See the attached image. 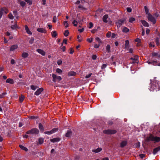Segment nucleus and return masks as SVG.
Returning <instances> with one entry per match:
<instances>
[{"label":"nucleus","instance_id":"obj_1","mask_svg":"<svg viewBox=\"0 0 160 160\" xmlns=\"http://www.w3.org/2000/svg\"><path fill=\"white\" fill-rule=\"evenodd\" d=\"M149 89L151 91H159L160 90V82L156 80H153L151 83Z\"/></svg>","mask_w":160,"mask_h":160},{"label":"nucleus","instance_id":"obj_2","mask_svg":"<svg viewBox=\"0 0 160 160\" xmlns=\"http://www.w3.org/2000/svg\"><path fill=\"white\" fill-rule=\"evenodd\" d=\"M147 142L152 141L154 143L158 142H160V137L157 136H154L152 134H149L146 139Z\"/></svg>","mask_w":160,"mask_h":160},{"label":"nucleus","instance_id":"obj_3","mask_svg":"<svg viewBox=\"0 0 160 160\" xmlns=\"http://www.w3.org/2000/svg\"><path fill=\"white\" fill-rule=\"evenodd\" d=\"M51 75L52 78V81L54 82L59 83L62 80V78L61 76H57L55 74H52Z\"/></svg>","mask_w":160,"mask_h":160},{"label":"nucleus","instance_id":"obj_4","mask_svg":"<svg viewBox=\"0 0 160 160\" xmlns=\"http://www.w3.org/2000/svg\"><path fill=\"white\" fill-rule=\"evenodd\" d=\"M39 132L38 130L36 128H33L31 130L28 131L26 133L27 134H38Z\"/></svg>","mask_w":160,"mask_h":160},{"label":"nucleus","instance_id":"obj_5","mask_svg":"<svg viewBox=\"0 0 160 160\" xmlns=\"http://www.w3.org/2000/svg\"><path fill=\"white\" fill-rule=\"evenodd\" d=\"M103 133L107 134H113L116 133L117 131L115 130L108 129L104 130L103 131Z\"/></svg>","mask_w":160,"mask_h":160},{"label":"nucleus","instance_id":"obj_6","mask_svg":"<svg viewBox=\"0 0 160 160\" xmlns=\"http://www.w3.org/2000/svg\"><path fill=\"white\" fill-rule=\"evenodd\" d=\"M148 20L152 22L153 24H155L156 23V19L151 14H148Z\"/></svg>","mask_w":160,"mask_h":160},{"label":"nucleus","instance_id":"obj_7","mask_svg":"<svg viewBox=\"0 0 160 160\" xmlns=\"http://www.w3.org/2000/svg\"><path fill=\"white\" fill-rule=\"evenodd\" d=\"M130 59L132 60V61L130 62L131 63H137L138 62V56L135 55L133 58H130Z\"/></svg>","mask_w":160,"mask_h":160},{"label":"nucleus","instance_id":"obj_8","mask_svg":"<svg viewBox=\"0 0 160 160\" xmlns=\"http://www.w3.org/2000/svg\"><path fill=\"white\" fill-rule=\"evenodd\" d=\"M125 19H119L116 23V25L118 28H119L123 23Z\"/></svg>","mask_w":160,"mask_h":160},{"label":"nucleus","instance_id":"obj_9","mask_svg":"<svg viewBox=\"0 0 160 160\" xmlns=\"http://www.w3.org/2000/svg\"><path fill=\"white\" fill-rule=\"evenodd\" d=\"M43 89L42 88H40L38 89L34 93V94L36 95H38L41 93L43 91Z\"/></svg>","mask_w":160,"mask_h":160},{"label":"nucleus","instance_id":"obj_10","mask_svg":"<svg viewBox=\"0 0 160 160\" xmlns=\"http://www.w3.org/2000/svg\"><path fill=\"white\" fill-rule=\"evenodd\" d=\"M152 56L153 57L156 56L158 58H160V50L158 52H153L152 53Z\"/></svg>","mask_w":160,"mask_h":160},{"label":"nucleus","instance_id":"obj_11","mask_svg":"<svg viewBox=\"0 0 160 160\" xmlns=\"http://www.w3.org/2000/svg\"><path fill=\"white\" fill-rule=\"evenodd\" d=\"M159 151H160V145L153 149V154L154 155H155Z\"/></svg>","mask_w":160,"mask_h":160},{"label":"nucleus","instance_id":"obj_12","mask_svg":"<svg viewBox=\"0 0 160 160\" xmlns=\"http://www.w3.org/2000/svg\"><path fill=\"white\" fill-rule=\"evenodd\" d=\"M37 31L40 32L41 33H47V31L46 30V29L43 28H38L37 29Z\"/></svg>","mask_w":160,"mask_h":160},{"label":"nucleus","instance_id":"obj_13","mask_svg":"<svg viewBox=\"0 0 160 160\" xmlns=\"http://www.w3.org/2000/svg\"><path fill=\"white\" fill-rule=\"evenodd\" d=\"M61 140V139L59 138H54L52 139H50V141L51 142H59L60 140Z\"/></svg>","mask_w":160,"mask_h":160},{"label":"nucleus","instance_id":"obj_14","mask_svg":"<svg viewBox=\"0 0 160 160\" xmlns=\"http://www.w3.org/2000/svg\"><path fill=\"white\" fill-rule=\"evenodd\" d=\"M25 28L26 32L28 34L30 35H32V32L30 30L29 28H28V26L26 25H25L24 26Z\"/></svg>","mask_w":160,"mask_h":160},{"label":"nucleus","instance_id":"obj_15","mask_svg":"<svg viewBox=\"0 0 160 160\" xmlns=\"http://www.w3.org/2000/svg\"><path fill=\"white\" fill-rule=\"evenodd\" d=\"M37 51L43 56L45 55L46 52L43 50L38 49L37 50Z\"/></svg>","mask_w":160,"mask_h":160},{"label":"nucleus","instance_id":"obj_16","mask_svg":"<svg viewBox=\"0 0 160 160\" xmlns=\"http://www.w3.org/2000/svg\"><path fill=\"white\" fill-rule=\"evenodd\" d=\"M141 22L144 26L146 27H148L149 26L148 23L145 20H141Z\"/></svg>","mask_w":160,"mask_h":160},{"label":"nucleus","instance_id":"obj_17","mask_svg":"<svg viewBox=\"0 0 160 160\" xmlns=\"http://www.w3.org/2000/svg\"><path fill=\"white\" fill-rule=\"evenodd\" d=\"M1 11L2 12V13H4L5 14H7L8 12V9L5 7L2 8L1 9Z\"/></svg>","mask_w":160,"mask_h":160},{"label":"nucleus","instance_id":"obj_18","mask_svg":"<svg viewBox=\"0 0 160 160\" xmlns=\"http://www.w3.org/2000/svg\"><path fill=\"white\" fill-rule=\"evenodd\" d=\"M127 144V141H122L120 144V147L121 148H123L125 147Z\"/></svg>","mask_w":160,"mask_h":160},{"label":"nucleus","instance_id":"obj_19","mask_svg":"<svg viewBox=\"0 0 160 160\" xmlns=\"http://www.w3.org/2000/svg\"><path fill=\"white\" fill-rule=\"evenodd\" d=\"M148 62L149 64H151L155 66H156L158 64V61H157L152 60Z\"/></svg>","mask_w":160,"mask_h":160},{"label":"nucleus","instance_id":"obj_20","mask_svg":"<svg viewBox=\"0 0 160 160\" xmlns=\"http://www.w3.org/2000/svg\"><path fill=\"white\" fill-rule=\"evenodd\" d=\"M18 48L17 45H13L10 48V51H13L15 49Z\"/></svg>","mask_w":160,"mask_h":160},{"label":"nucleus","instance_id":"obj_21","mask_svg":"<svg viewBox=\"0 0 160 160\" xmlns=\"http://www.w3.org/2000/svg\"><path fill=\"white\" fill-rule=\"evenodd\" d=\"M108 18V15L107 14H105L103 17L102 20L103 21L105 22H107L108 21L107 20V19Z\"/></svg>","mask_w":160,"mask_h":160},{"label":"nucleus","instance_id":"obj_22","mask_svg":"<svg viewBox=\"0 0 160 160\" xmlns=\"http://www.w3.org/2000/svg\"><path fill=\"white\" fill-rule=\"evenodd\" d=\"M76 74V73L74 71H70L68 73V76H75Z\"/></svg>","mask_w":160,"mask_h":160},{"label":"nucleus","instance_id":"obj_23","mask_svg":"<svg viewBox=\"0 0 160 160\" xmlns=\"http://www.w3.org/2000/svg\"><path fill=\"white\" fill-rule=\"evenodd\" d=\"M102 150V149L101 148H98L96 149H93L92 150V152H95V153H98L101 151Z\"/></svg>","mask_w":160,"mask_h":160},{"label":"nucleus","instance_id":"obj_24","mask_svg":"<svg viewBox=\"0 0 160 160\" xmlns=\"http://www.w3.org/2000/svg\"><path fill=\"white\" fill-rule=\"evenodd\" d=\"M6 82L12 84L14 83L13 80L12 79L8 78L7 79Z\"/></svg>","mask_w":160,"mask_h":160},{"label":"nucleus","instance_id":"obj_25","mask_svg":"<svg viewBox=\"0 0 160 160\" xmlns=\"http://www.w3.org/2000/svg\"><path fill=\"white\" fill-rule=\"evenodd\" d=\"M72 135V132L71 130H68L66 133L65 136L67 137H69Z\"/></svg>","mask_w":160,"mask_h":160},{"label":"nucleus","instance_id":"obj_26","mask_svg":"<svg viewBox=\"0 0 160 160\" xmlns=\"http://www.w3.org/2000/svg\"><path fill=\"white\" fill-rule=\"evenodd\" d=\"M17 21H16L15 22L14 25H12L11 26V28L12 29H14L15 28H17L18 27L17 25Z\"/></svg>","mask_w":160,"mask_h":160},{"label":"nucleus","instance_id":"obj_27","mask_svg":"<svg viewBox=\"0 0 160 160\" xmlns=\"http://www.w3.org/2000/svg\"><path fill=\"white\" fill-rule=\"evenodd\" d=\"M129 29L126 27H124L122 30V32L125 33H127L129 32Z\"/></svg>","mask_w":160,"mask_h":160},{"label":"nucleus","instance_id":"obj_28","mask_svg":"<svg viewBox=\"0 0 160 160\" xmlns=\"http://www.w3.org/2000/svg\"><path fill=\"white\" fill-rule=\"evenodd\" d=\"M19 147L20 148H21L22 149L24 150L26 152L28 151V150L27 148L21 145H19Z\"/></svg>","mask_w":160,"mask_h":160},{"label":"nucleus","instance_id":"obj_29","mask_svg":"<svg viewBox=\"0 0 160 160\" xmlns=\"http://www.w3.org/2000/svg\"><path fill=\"white\" fill-rule=\"evenodd\" d=\"M39 128L40 131H43L44 130V128L43 127V125L41 123H39Z\"/></svg>","mask_w":160,"mask_h":160},{"label":"nucleus","instance_id":"obj_30","mask_svg":"<svg viewBox=\"0 0 160 160\" xmlns=\"http://www.w3.org/2000/svg\"><path fill=\"white\" fill-rule=\"evenodd\" d=\"M28 56V54L27 52H23L22 55V56L24 58H27Z\"/></svg>","mask_w":160,"mask_h":160},{"label":"nucleus","instance_id":"obj_31","mask_svg":"<svg viewBox=\"0 0 160 160\" xmlns=\"http://www.w3.org/2000/svg\"><path fill=\"white\" fill-rule=\"evenodd\" d=\"M51 35L52 37L55 38L57 36V33L56 31H53L51 32Z\"/></svg>","mask_w":160,"mask_h":160},{"label":"nucleus","instance_id":"obj_32","mask_svg":"<svg viewBox=\"0 0 160 160\" xmlns=\"http://www.w3.org/2000/svg\"><path fill=\"white\" fill-rule=\"evenodd\" d=\"M111 47L110 45L108 44L107 45L106 47V49L107 52L108 53H109L111 52L110 51Z\"/></svg>","mask_w":160,"mask_h":160},{"label":"nucleus","instance_id":"obj_33","mask_svg":"<svg viewBox=\"0 0 160 160\" xmlns=\"http://www.w3.org/2000/svg\"><path fill=\"white\" fill-rule=\"evenodd\" d=\"M125 48H129V41L128 40H126L125 41Z\"/></svg>","mask_w":160,"mask_h":160},{"label":"nucleus","instance_id":"obj_34","mask_svg":"<svg viewBox=\"0 0 160 160\" xmlns=\"http://www.w3.org/2000/svg\"><path fill=\"white\" fill-rule=\"evenodd\" d=\"M44 142V139L42 138L38 139V143L39 144H42Z\"/></svg>","mask_w":160,"mask_h":160},{"label":"nucleus","instance_id":"obj_35","mask_svg":"<svg viewBox=\"0 0 160 160\" xmlns=\"http://www.w3.org/2000/svg\"><path fill=\"white\" fill-rule=\"evenodd\" d=\"M25 97L24 96H22L19 98V101L20 103H22L24 100Z\"/></svg>","mask_w":160,"mask_h":160},{"label":"nucleus","instance_id":"obj_36","mask_svg":"<svg viewBox=\"0 0 160 160\" xmlns=\"http://www.w3.org/2000/svg\"><path fill=\"white\" fill-rule=\"evenodd\" d=\"M8 18L10 19H13L14 18V16L11 13H10L8 15Z\"/></svg>","mask_w":160,"mask_h":160},{"label":"nucleus","instance_id":"obj_37","mask_svg":"<svg viewBox=\"0 0 160 160\" xmlns=\"http://www.w3.org/2000/svg\"><path fill=\"white\" fill-rule=\"evenodd\" d=\"M31 89L33 90H35L37 88H38L37 86L32 85L30 86Z\"/></svg>","mask_w":160,"mask_h":160},{"label":"nucleus","instance_id":"obj_38","mask_svg":"<svg viewBox=\"0 0 160 160\" xmlns=\"http://www.w3.org/2000/svg\"><path fill=\"white\" fill-rule=\"evenodd\" d=\"M19 4H20V5L22 7H24L26 4V2L24 1L20 2L19 3Z\"/></svg>","mask_w":160,"mask_h":160},{"label":"nucleus","instance_id":"obj_39","mask_svg":"<svg viewBox=\"0 0 160 160\" xmlns=\"http://www.w3.org/2000/svg\"><path fill=\"white\" fill-rule=\"evenodd\" d=\"M144 9L146 14H148H148H150V13H149L148 9L146 6H145L144 7Z\"/></svg>","mask_w":160,"mask_h":160},{"label":"nucleus","instance_id":"obj_40","mask_svg":"<svg viewBox=\"0 0 160 160\" xmlns=\"http://www.w3.org/2000/svg\"><path fill=\"white\" fill-rule=\"evenodd\" d=\"M69 34V32L68 30H66L64 33V35L66 36H68Z\"/></svg>","mask_w":160,"mask_h":160},{"label":"nucleus","instance_id":"obj_41","mask_svg":"<svg viewBox=\"0 0 160 160\" xmlns=\"http://www.w3.org/2000/svg\"><path fill=\"white\" fill-rule=\"evenodd\" d=\"M58 128H54L52 129L51 130V131L52 132V133H54L55 132H57V131H58Z\"/></svg>","mask_w":160,"mask_h":160},{"label":"nucleus","instance_id":"obj_42","mask_svg":"<svg viewBox=\"0 0 160 160\" xmlns=\"http://www.w3.org/2000/svg\"><path fill=\"white\" fill-rule=\"evenodd\" d=\"M56 72L61 74L62 73V71L59 68H57L56 70Z\"/></svg>","mask_w":160,"mask_h":160},{"label":"nucleus","instance_id":"obj_43","mask_svg":"<svg viewBox=\"0 0 160 160\" xmlns=\"http://www.w3.org/2000/svg\"><path fill=\"white\" fill-rule=\"evenodd\" d=\"M72 23L73 25L75 27H76L77 26L78 22L77 21L74 20L72 22Z\"/></svg>","mask_w":160,"mask_h":160},{"label":"nucleus","instance_id":"obj_44","mask_svg":"<svg viewBox=\"0 0 160 160\" xmlns=\"http://www.w3.org/2000/svg\"><path fill=\"white\" fill-rule=\"evenodd\" d=\"M135 19L134 18L131 17L129 19V22L131 23H132L133 22L135 21Z\"/></svg>","mask_w":160,"mask_h":160},{"label":"nucleus","instance_id":"obj_45","mask_svg":"<svg viewBox=\"0 0 160 160\" xmlns=\"http://www.w3.org/2000/svg\"><path fill=\"white\" fill-rule=\"evenodd\" d=\"M34 38L33 37H32L29 41V43L30 44H32L33 43V42H34Z\"/></svg>","mask_w":160,"mask_h":160},{"label":"nucleus","instance_id":"obj_46","mask_svg":"<svg viewBox=\"0 0 160 160\" xmlns=\"http://www.w3.org/2000/svg\"><path fill=\"white\" fill-rule=\"evenodd\" d=\"M25 1L28 3L29 5H32V1L31 0H24Z\"/></svg>","mask_w":160,"mask_h":160},{"label":"nucleus","instance_id":"obj_47","mask_svg":"<svg viewBox=\"0 0 160 160\" xmlns=\"http://www.w3.org/2000/svg\"><path fill=\"white\" fill-rule=\"evenodd\" d=\"M95 40H96V41H97L98 42V43L99 44L100 43H102V41L99 38H98V37H97V38H95Z\"/></svg>","mask_w":160,"mask_h":160},{"label":"nucleus","instance_id":"obj_48","mask_svg":"<svg viewBox=\"0 0 160 160\" xmlns=\"http://www.w3.org/2000/svg\"><path fill=\"white\" fill-rule=\"evenodd\" d=\"M6 94V92L2 93V94H0V99L3 98L4 97L5 95Z\"/></svg>","mask_w":160,"mask_h":160},{"label":"nucleus","instance_id":"obj_49","mask_svg":"<svg viewBox=\"0 0 160 160\" xmlns=\"http://www.w3.org/2000/svg\"><path fill=\"white\" fill-rule=\"evenodd\" d=\"M63 24L65 26L66 28H67L68 26V24L67 21H64L63 22Z\"/></svg>","mask_w":160,"mask_h":160},{"label":"nucleus","instance_id":"obj_50","mask_svg":"<svg viewBox=\"0 0 160 160\" xmlns=\"http://www.w3.org/2000/svg\"><path fill=\"white\" fill-rule=\"evenodd\" d=\"M111 32H108L106 34V37L108 38H109L110 37L111 35Z\"/></svg>","mask_w":160,"mask_h":160},{"label":"nucleus","instance_id":"obj_51","mask_svg":"<svg viewBox=\"0 0 160 160\" xmlns=\"http://www.w3.org/2000/svg\"><path fill=\"white\" fill-rule=\"evenodd\" d=\"M44 133L47 134H52L51 130L48 131H46L44 132Z\"/></svg>","mask_w":160,"mask_h":160},{"label":"nucleus","instance_id":"obj_52","mask_svg":"<svg viewBox=\"0 0 160 160\" xmlns=\"http://www.w3.org/2000/svg\"><path fill=\"white\" fill-rule=\"evenodd\" d=\"M107 66V65L106 64H103L101 66V69H105Z\"/></svg>","mask_w":160,"mask_h":160},{"label":"nucleus","instance_id":"obj_53","mask_svg":"<svg viewBox=\"0 0 160 160\" xmlns=\"http://www.w3.org/2000/svg\"><path fill=\"white\" fill-rule=\"evenodd\" d=\"M127 10L128 12H130L132 11V9L131 8L128 7L127 8Z\"/></svg>","mask_w":160,"mask_h":160},{"label":"nucleus","instance_id":"obj_54","mask_svg":"<svg viewBox=\"0 0 160 160\" xmlns=\"http://www.w3.org/2000/svg\"><path fill=\"white\" fill-rule=\"evenodd\" d=\"M57 20V18L56 16H54L53 17L52 22H56Z\"/></svg>","mask_w":160,"mask_h":160},{"label":"nucleus","instance_id":"obj_55","mask_svg":"<svg viewBox=\"0 0 160 160\" xmlns=\"http://www.w3.org/2000/svg\"><path fill=\"white\" fill-rule=\"evenodd\" d=\"M93 40L92 38H88L87 39V41L89 42H91Z\"/></svg>","mask_w":160,"mask_h":160},{"label":"nucleus","instance_id":"obj_56","mask_svg":"<svg viewBox=\"0 0 160 160\" xmlns=\"http://www.w3.org/2000/svg\"><path fill=\"white\" fill-rule=\"evenodd\" d=\"M92 75V73H89L88 75H87L85 77L86 78H90L91 76Z\"/></svg>","mask_w":160,"mask_h":160},{"label":"nucleus","instance_id":"obj_57","mask_svg":"<svg viewBox=\"0 0 160 160\" xmlns=\"http://www.w3.org/2000/svg\"><path fill=\"white\" fill-rule=\"evenodd\" d=\"M74 52V50L72 48H71L69 53L72 54Z\"/></svg>","mask_w":160,"mask_h":160},{"label":"nucleus","instance_id":"obj_58","mask_svg":"<svg viewBox=\"0 0 160 160\" xmlns=\"http://www.w3.org/2000/svg\"><path fill=\"white\" fill-rule=\"evenodd\" d=\"M93 26V23L92 22H90L89 23V26H88V28H91Z\"/></svg>","mask_w":160,"mask_h":160},{"label":"nucleus","instance_id":"obj_59","mask_svg":"<svg viewBox=\"0 0 160 160\" xmlns=\"http://www.w3.org/2000/svg\"><path fill=\"white\" fill-rule=\"evenodd\" d=\"M62 63V61L61 60H58L57 61V64L58 65H60Z\"/></svg>","mask_w":160,"mask_h":160},{"label":"nucleus","instance_id":"obj_60","mask_svg":"<svg viewBox=\"0 0 160 160\" xmlns=\"http://www.w3.org/2000/svg\"><path fill=\"white\" fill-rule=\"evenodd\" d=\"M78 8H79L81 9H85V8H84L83 6L81 5H79L78 6Z\"/></svg>","mask_w":160,"mask_h":160},{"label":"nucleus","instance_id":"obj_61","mask_svg":"<svg viewBox=\"0 0 160 160\" xmlns=\"http://www.w3.org/2000/svg\"><path fill=\"white\" fill-rule=\"evenodd\" d=\"M139 156L140 157V158H143L144 157H145V155L143 154H139Z\"/></svg>","mask_w":160,"mask_h":160},{"label":"nucleus","instance_id":"obj_62","mask_svg":"<svg viewBox=\"0 0 160 160\" xmlns=\"http://www.w3.org/2000/svg\"><path fill=\"white\" fill-rule=\"evenodd\" d=\"M99 46H100V44H95L94 46V47L95 48H98L99 47Z\"/></svg>","mask_w":160,"mask_h":160},{"label":"nucleus","instance_id":"obj_63","mask_svg":"<svg viewBox=\"0 0 160 160\" xmlns=\"http://www.w3.org/2000/svg\"><path fill=\"white\" fill-rule=\"evenodd\" d=\"M97 56L96 55H93L92 56V58L93 60H95L96 59Z\"/></svg>","mask_w":160,"mask_h":160},{"label":"nucleus","instance_id":"obj_64","mask_svg":"<svg viewBox=\"0 0 160 160\" xmlns=\"http://www.w3.org/2000/svg\"><path fill=\"white\" fill-rule=\"evenodd\" d=\"M116 34L114 33H112V38H115Z\"/></svg>","mask_w":160,"mask_h":160}]
</instances>
